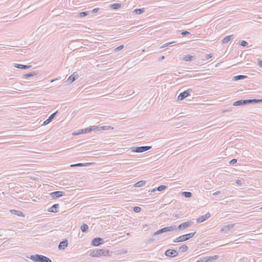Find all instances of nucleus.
Here are the masks:
<instances>
[{"instance_id":"obj_17","label":"nucleus","mask_w":262,"mask_h":262,"mask_svg":"<svg viewBox=\"0 0 262 262\" xmlns=\"http://www.w3.org/2000/svg\"><path fill=\"white\" fill-rule=\"evenodd\" d=\"M68 246V242L67 240L63 241L59 243L58 248L59 249H64Z\"/></svg>"},{"instance_id":"obj_36","label":"nucleus","mask_w":262,"mask_h":262,"mask_svg":"<svg viewBox=\"0 0 262 262\" xmlns=\"http://www.w3.org/2000/svg\"><path fill=\"white\" fill-rule=\"evenodd\" d=\"M133 210L135 212H140L141 210V208L140 207L135 206V207H134Z\"/></svg>"},{"instance_id":"obj_40","label":"nucleus","mask_w":262,"mask_h":262,"mask_svg":"<svg viewBox=\"0 0 262 262\" xmlns=\"http://www.w3.org/2000/svg\"><path fill=\"white\" fill-rule=\"evenodd\" d=\"M123 47H124V45H120L119 47H118L117 48H116L115 49V50L116 51H119L121 50V49H122L123 48Z\"/></svg>"},{"instance_id":"obj_50","label":"nucleus","mask_w":262,"mask_h":262,"mask_svg":"<svg viewBox=\"0 0 262 262\" xmlns=\"http://www.w3.org/2000/svg\"><path fill=\"white\" fill-rule=\"evenodd\" d=\"M81 133V132H73V133H72V135H73V136H76V135H78L80 134Z\"/></svg>"},{"instance_id":"obj_33","label":"nucleus","mask_w":262,"mask_h":262,"mask_svg":"<svg viewBox=\"0 0 262 262\" xmlns=\"http://www.w3.org/2000/svg\"><path fill=\"white\" fill-rule=\"evenodd\" d=\"M90 13V11H83V12H80L79 13L78 15L80 17H83V16H85L89 15Z\"/></svg>"},{"instance_id":"obj_54","label":"nucleus","mask_w":262,"mask_h":262,"mask_svg":"<svg viewBox=\"0 0 262 262\" xmlns=\"http://www.w3.org/2000/svg\"><path fill=\"white\" fill-rule=\"evenodd\" d=\"M165 58V57L164 56H161L160 58V60H163Z\"/></svg>"},{"instance_id":"obj_29","label":"nucleus","mask_w":262,"mask_h":262,"mask_svg":"<svg viewBox=\"0 0 262 262\" xmlns=\"http://www.w3.org/2000/svg\"><path fill=\"white\" fill-rule=\"evenodd\" d=\"M205 220H206V219L205 218V215H204L200 216L196 220L198 223H202V222L205 221Z\"/></svg>"},{"instance_id":"obj_30","label":"nucleus","mask_w":262,"mask_h":262,"mask_svg":"<svg viewBox=\"0 0 262 262\" xmlns=\"http://www.w3.org/2000/svg\"><path fill=\"white\" fill-rule=\"evenodd\" d=\"M188 247L186 245H183L179 248V250L182 252H184L188 250Z\"/></svg>"},{"instance_id":"obj_48","label":"nucleus","mask_w":262,"mask_h":262,"mask_svg":"<svg viewBox=\"0 0 262 262\" xmlns=\"http://www.w3.org/2000/svg\"><path fill=\"white\" fill-rule=\"evenodd\" d=\"M212 57V54H209L207 55L206 58L207 59H208L211 58Z\"/></svg>"},{"instance_id":"obj_52","label":"nucleus","mask_w":262,"mask_h":262,"mask_svg":"<svg viewBox=\"0 0 262 262\" xmlns=\"http://www.w3.org/2000/svg\"><path fill=\"white\" fill-rule=\"evenodd\" d=\"M220 193H221V191H216L214 193H213V195H217V194H219Z\"/></svg>"},{"instance_id":"obj_24","label":"nucleus","mask_w":262,"mask_h":262,"mask_svg":"<svg viewBox=\"0 0 262 262\" xmlns=\"http://www.w3.org/2000/svg\"><path fill=\"white\" fill-rule=\"evenodd\" d=\"M80 229L83 232H87L89 229V226L86 224H83L80 227Z\"/></svg>"},{"instance_id":"obj_22","label":"nucleus","mask_w":262,"mask_h":262,"mask_svg":"<svg viewBox=\"0 0 262 262\" xmlns=\"http://www.w3.org/2000/svg\"><path fill=\"white\" fill-rule=\"evenodd\" d=\"M91 164V163H77V164H72L71 165V167H82V166H88V165H90Z\"/></svg>"},{"instance_id":"obj_10","label":"nucleus","mask_w":262,"mask_h":262,"mask_svg":"<svg viewBox=\"0 0 262 262\" xmlns=\"http://www.w3.org/2000/svg\"><path fill=\"white\" fill-rule=\"evenodd\" d=\"M103 243V239L100 237H96L93 239L92 245L94 246H98Z\"/></svg>"},{"instance_id":"obj_1","label":"nucleus","mask_w":262,"mask_h":262,"mask_svg":"<svg viewBox=\"0 0 262 262\" xmlns=\"http://www.w3.org/2000/svg\"><path fill=\"white\" fill-rule=\"evenodd\" d=\"M30 258L34 262H52L49 258L40 254L31 255Z\"/></svg>"},{"instance_id":"obj_5","label":"nucleus","mask_w":262,"mask_h":262,"mask_svg":"<svg viewBox=\"0 0 262 262\" xmlns=\"http://www.w3.org/2000/svg\"><path fill=\"white\" fill-rule=\"evenodd\" d=\"M151 148V146H145L139 147H133L130 148L131 151L138 153L143 152Z\"/></svg>"},{"instance_id":"obj_41","label":"nucleus","mask_w":262,"mask_h":262,"mask_svg":"<svg viewBox=\"0 0 262 262\" xmlns=\"http://www.w3.org/2000/svg\"><path fill=\"white\" fill-rule=\"evenodd\" d=\"M99 10V8H94L92 11H90V13H97Z\"/></svg>"},{"instance_id":"obj_38","label":"nucleus","mask_w":262,"mask_h":262,"mask_svg":"<svg viewBox=\"0 0 262 262\" xmlns=\"http://www.w3.org/2000/svg\"><path fill=\"white\" fill-rule=\"evenodd\" d=\"M248 42L246 41L243 40L241 42L240 45L243 47H246L248 45Z\"/></svg>"},{"instance_id":"obj_11","label":"nucleus","mask_w":262,"mask_h":262,"mask_svg":"<svg viewBox=\"0 0 262 262\" xmlns=\"http://www.w3.org/2000/svg\"><path fill=\"white\" fill-rule=\"evenodd\" d=\"M192 224H193V222L191 221L184 222V223L180 224L178 226V229L179 230L185 229L190 227L191 225H192Z\"/></svg>"},{"instance_id":"obj_27","label":"nucleus","mask_w":262,"mask_h":262,"mask_svg":"<svg viewBox=\"0 0 262 262\" xmlns=\"http://www.w3.org/2000/svg\"><path fill=\"white\" fill-rule=\"evenodd\" d=\"M122 6V4L120 3H115L112 5H111V7L113 9H118L119 8H120Z\"/></svg>"},{"instance_id":"obj_12","label":"nucleus","mask_w":262,"mask_h":262,"mask_svg":"<svg viewBox=\"0 0 262 262\" xmlns=\"http://www.w3.org/2000/svg\"><path fill=\"white\" fill-rule=\"evenodd\" d=\"M78 77V74L77 73V72H74L68 78L67 82L69 83H71L74 81L76 79H77Z\"/></svg>"},{"instance_id":"obj_6","label":"nucleus","mask_w":262,"mask_h":262,"mask_svg":"<svg viewBox=\"0 0 262 262\" xmlns=\"http://www.w3.org/2000/svg\"><path fill=\"white\" fill-rule=\"evenodd\" d=\"M192 90L191 89H189L184 92L181 93L178 97V99L180 100H182L184 99L185 98L190 95L191 92H192Z\"/></svg>"},{"instance_id":"obj_37","label":"nucleus","mask_w":262,"mask_h":262,"mask_svg":"<svg viewBox=\"0 0 262 262\" xmlns=\"http://www.w3.org/2000/svg\"><path fill=\"white\" fill-rule=\"evenodd\" d=\"M81 133H88L91 132V128H89V127L85 128L84 130H81Z\"/></svg>"},{"instance_id":"obj_25","label":"nucleus","mask_w":262,"mask_h":262,"mask_svg":"<svg viewBox=\"0 0 262 262\" xmlns=\"http://www.w3.org/2000/svg\"><path fill=\"white\" fill-rule=\"evenodd\" d=\"M182 195L185 198H189L192 196V194L189 191H184L182 192Z\"/></svg>"},{"instance_id":"obj_15","label":"nucleus","mask_w":262,"mask_h":262,"mask_svg":"<svg viewBox=\"0 0 262 262\" xmlns=\"http://www.w3.org/2000/svg\"><path fill=\"white\" fill-rule=\"evenodd\" d=\"M14 67L19 69H27L32 67L31 65H24L18 63H14Z\"/></svg>"},{"instance_id":"obj_44","label":"nucleus","mask_w":262,"mask_h":262,"mask_svg":"<svg viewBox=\"0 0 262 262\" xmlns=\"http://www.w3.org/2000/svg\"><path fill=\"white\" fill-rule=\"evenodd\" d=\"M190 34V32H189L188 31H183L182 33H181V34L183 36H186V35H187L188 34Z\"/></svg>"},{"instance_id":"obj_2","label":"nucleus","mask_w":262,"mask_h":262,"mask_svg":"<svg viewBox=\"0 0 262 262\" xmlns=\"http://www.w3.org/2000/svg\"><path fill=\"white\" fill-rule=\"evenodd\" d=\"M109 250L102 249H96L91 252L90 255L92 257H99L101 256H108Z\"/></svg>"},{"instance_id":"obj_19","label":"nucleus","mask_w":262,"mask_h":262,"mask_svg":"<svg viewBox=\"0 0 262 262\" xmlns=\"http://www.w3.org/2000/svg\"><path fill=\"white\" fill-rule=\"evenodd\" d=\"M246 105L245 100H239L233 103V106H239Z\"/></svg>"},{"instance_id":"obj_42","label":"nucleus","mask_w":262,"mask_h":262,"mask_svg":"<svg viewBox=\"0 0 262 262\" xmlns=\"http://www.w3.org/2000/svg\"><path fill=\"white\" fill-rule=\"evenodd\" d=\"M246 105L249 103H253V99H245Z\"/></svg>"},{"instance_id":"obj_16","label":"nucleus","mask_w":262,"mask_h":262,"mask_svg":"<svg viewBox=\"0 0 262 262\" xmlns=\"http://www.w3.org/2000/svg\"><path fill=\"white\" fill-rule=\"evenodd\" d=\"M205 262H212L213 260H215L218 258L217 255H214L212 256H206L203 257Z\"/></svg>"},{"instance_id":"obj_28","label":"nucleus","mask_w":262,"mask_h":262,"mask_svg":"<svg viewBox=\"0 0 262 262\" xmlns=\"http://www.w3.org/2000/svg\"><path fill=\"white\" fill-rule=\"evenodd\" d=\"M111 128V126H97V129L98 130H108Z\"/></svg>"},{"instance_id":"obj_14","label":"nucleus","mask_w":262,"mask_h":262,"mask_svg":"<svg viewBox=\"0 0 262 262\" xmlns=\"http://www.w3.org/2000/svg\"><path fill=\"white\" fill-rule=\"evenodd\" d=\"M59 208V204H55L52 207L48 209V211L50 212H57Z\"/></svg>"},{"instance_id":"obj_35","label":"nucleus","mask_w":262,"mask_h":262,"mask_svg":"<svg viewBox=\"0 0 262 262\" xmlns=\"http://www.w3.org/2000/svg\"><path fill=\"white\" fill-rule=\"evenodd\" d=\"M12 211H14L15 213V214L17 215L18 216H24V214H23V213L20 211H16V210H12Z\"/></svg>"},{"instance_id":"obj_26","label":"nucleus","mask_w":262,"mask_h":262,"mask_svg":"<svg viewBox=\"0 0 262 262\" xmlns=\"http://www.w3.org/2000/svg\"><path fill=\"white\" fill-rule=\"evenodd\" d=\"M36 75V73L35 72H31V73H28V74H24L23 75V77L25 78H28L29 77H31L34 76H35Z\"/></svg>"},{"instance_id":"obj_43","label":"nucleus","mask_w":262,"mask_h":262,"mask_svg":"<svg viewBox=\"0 0 262 262\" xmlns=\"http://www.w3.org/2000/svg\"><path fill=\"white\" fill-rule=\"evenodd\" d=\"M237 162V160L236 159H233L231 161H230L229 163L230 164H234Z\"/></svg>"},{"instance_id":"obj_32","label":"nucleus","mask_w":262,"mask_h":262,"mask_svg":"<svg viewBox=\"0 0 262 262\" xmlns=\"http://www.w3.org/2000/svg\"><path fill=\"white\" fill-rule=\"evenodd\" d=\"M144 8L136 9L134 10V13H136V14H140L142 13L143 12H144Z\"/></svg>"},{"instance_id":"obj_23","label":"nucleus","mask_w":262,"mask_h":262,"mask_svg":"<svg viewBox=\"0 0 262 262\" xmlns=\"http://www.w3.org/2000/svg\"><path fill=\"white\" fill-rule=\"evenodd\" d=\"M146 182L145 181H140L138 182H137L135 185L134 186L136 187H140L142 186H143L145 184Z\"/></svg>"},{"instance_id":"obj_31","label":"nucleus","mask_w":262,"mask_h":262,"mask_svg":"<svg viewBox=\"0 0 262 262\" xmlns=\"http://www.w3.org/2000/svg\"><path fill=\"white\" fill-rule=\"evenodd\" d=\"M193 58H194V57L193 56L190 55H186L184 57V60L185 61H188L192 60Z\"/></svg>"},{"instance_id":"obj_21","label":"nucleus","mask_w":262,"mask_h":262,"mask_svg":"<svg viewBox=\"0 0 262 262\" xmlns=\"http://www.w3.org/2000/svg\"><path fill=\"white\" fill-rule=\"evenodd\" d=\"M234 38V35H229V36H227L226 37H225L223 40V43H227V42H228L231 39H233Z\"/></svg>"},{"instance_id":"obj_51","label":"nucleus","mask_w":262,"mask_h":262,"mask_svg":"<svg viewBox=\"0 0 262 262\" xmlns=\"http://www.w3.org/2000/svg\"><path fill=\"white\" fill-rule=\"evenodd\" d=\"M258 64L259 66L262 67V60H259L258 61Z\"/></svg>"},{"instance_id":"obj_39","label":"nucleus","mask_w":262,"mask_h":262,"mask_svg":"<svg viewBox=\"0 0 262 262\" xmlns=\"http://www.w3.org/2000/svg\"><path fill=\"white\" fill-rule=\"evenodd\" d=\"M262 102V99H253V103H258Z\"/></svg>"},{"instance_id":"obj_34","label":"nucleus","mask_w":262,"mask_h":262,"mask_svg":"<svg viewBox=\"0 0 262 262\" xmlns=\"http://www.w3.org/2000/svg\"><path fill=\"white\" fill-rule=\"evenodd\" d=\"M176 42V41H172V42H167V43H164L163 44L161 47H160V48H165L166 47H167L169 45H170L173 43H175Z\"/></svg>"},{"instance_id":"obj_47","label":"nucleus","mask_w":262,"mask_h":262,"mask_svg":"<svg viewBox=\"0 0 262 262\" xmlns=\"http://www.w3.org/2000/svg\"><path fill=\"white\" fill-rule=\"evenodd\" d=\"M205 215V218L206 219V220L211 217V214L209 212L206 213Z\"/></svg>"},{"instance_id":"obj_3","label":"nucleus","mask_w":262,"mask_h":262,"mask_svg":"<svg viewBox=\"0 0 262 262\" xmlns=\"http://www.w3.org/2000/svg\"><path fill=\"white\" fill-rule=\"evenodd\" d=\"M195 234V232L189 233L186 234L182 235L180 236L179 237L174 239L173 242L174 243H179L186 241L191 238H192L194 234Z\"/></svg>"},{"instance_id":"obj_8","label":"nucleus","mask_w":262,"mask_h":262,"mask_svg":"<svg viewBox=\"0 0 262 262\" xmlns=\"http://www.w3.org/2000/svg\"><path fill=\"white\" fill-rule=\"evenodd\" d=\"M65 193L63 191H57L51 192L50 195V196L53 198H58L59 197H61L64 195Z\"/></svg>"},{"instance_id":"obj_13","label":"nucleus","mask_w":262,"mask_h":262,"mask_svg":"<svg viewBox=\"0 0 262 262\" xmlns=\"http://www.w3.org/2000/svg\"><path fill=\"white\" fill-rule=\"evenodd\" d=\"M57 113H58V111H56V112L51 114L49 117V118L43 122V125H46L49 124L54 119V118L55 117V116H56V115Z\"/></svg>"},{"instance_id":"obj_53","label":"nucleus","mask_w":262,"mask_h":262,"mask_svg":"<svg viewBox=\"0 0 262 262\" xmlns=\"http://www.w3.org/2000/svg\"><path fill=\"white\" fill-rule=\"evenodd\" d=\"M196 262H205L204 258L200 259L196 261Z\"/></svg>"},{"instance_id":"obj_4","label":"nucleus","mask_w":262,"mask_h":262,"mask_svg":"<svg viewBox=\"0 0 262 262\" xmlns=\"http://www.w3.org/2000/svg\"><path fill=\"white\" fill-rule=\"evenodd\" d=\"M177 229L176 226L175 225L164 227L154 233L152 235L155 236L163 233L172 231Z\"/></svg>"},{"instance_id":"obj_20","label":"nucleus","mask_w":262,"mask_h":262,"mask_svg":"<svg viewBox=\"0 0 262 262\" xmlns=\"http://www.w3.org/2000/svg\"><path fill=\"white\" fill-rule=\"evenodd\" d=\"M167 187L165 185H160V186L155 188L151 190V192H155L156 191H162L166 189Z\"/></svg>"},{"instance_id":"obj_49","label":"nucleus","mask_w":262,"mask_h":262,"mask_svg":"<svg viewBox=\"0 0 262 262\" xmlns=\"http://www.w3.org/2000/svg\"><path fill=\"white\" fill-rule=\"evenodd\" d=\"M61 79V77H57V78H55V79H52V80H51L50 81V82H54V81H56V80H59V79Z\"/></svg>"},{"instance_id":"obj_7","label":"nucleus","mask_w":262,"mask_h":262,"mask_svg":"<svg viewBox=\"0 0 262 262\" xmlns=\"http://www.w3.org/2000/svg\"><path fill=\"white\" fill-rule=\"evenodd\" d=\"M165 255L167 257H174L178 255V252L174 249H168L165 251Z\"/></svg>"},{"instance_id":"obj_55","label":"nucleus","mask_w":262,"mask_h":262,"mask_svg":"<svg viewBox=\"0 0 262 262\" xmlns=\"http://www.w3.org/2000/svg\"><path fill=\"white\" fill-rule=\"evenodd\" d=\"M261 209H262V207L261 208Z\"/></svg>"},{"instance_id":"obj_9","label":"nucleus","mask_w":262,"mask_h":262,"mask_svg":"<svg viewBox=\"0 0 262 262\" xmlns=\"http://www.w3.org/2000/svg\"><path fill=\"white\" fill-rule=\"evenodd\" d=\"M235 224H230L227 225H225L222 228L221 232L222 233H227L229 230L234 228Z\"/></svg>"},{"instance_id":"obj_46","label":"nucleus","mask_w":262,"mask_h":262,"mask_svg":"<svg viewBox=\"0 0 262 262\" xmlns=\"http://www.w3.org/2000/svg\"><path fill=\"white\" fill-rule=\"evenodd\" d=\"M89 128H91V132L93 130H95V129H97V126H93L89 127Z\"/></svg>"},{"instance_id":"obj_45","label":"nucleus","mask_w":262,"mask_h":262,"mask_svg":"<svg viewBox=\"0 0 262 262\" xmlns=\"http://www.w3.org/2000/svg\"><path fill=\"white\" fill-rule=\"evenodd\" d=\"M236 183L237 184H238V185H240V186H242L243 185V182L240 180H237L236 181Z\"/></svg>"},{"instance_id":"obj_18","label":"nucleus","mask_w":262,"mask_h":262,"mask_svg":"<svg viewBox=\"0 0 262 262\" xmlns=\"http://www.w3.org/2000/svg\"><path fill=\"white\" fill-rule=\"evenodd\" d=\"M247 78H248L247 76L239 75H236V76H235L234 77H233V78H232V80L236 81V80H238L246 79Z\"/></svg>"}]
</instances>
